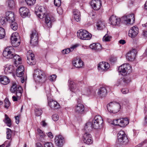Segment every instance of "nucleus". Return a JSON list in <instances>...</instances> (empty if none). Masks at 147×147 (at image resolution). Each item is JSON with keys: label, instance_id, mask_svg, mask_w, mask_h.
<instances>
[{"label": "nucleus", "instance_id": "obj_58", "mask_svg": "<svg viewBox=\"0 0 147 147\" xmlns=\"http://www.w3.org/2000/svg\"><path fill=\"white\" fill-rule=\"evenodd\" d=\"M36 147H43V145L40 142H37L36 144Z\"/></svg>", "mask_w": 147, "mask_h": 147}, {"label": "nucleus", "instance_id": "obj_61", "mask_svg": "<svg viewBox=\"0 0 147 147\" xmlns=\"http://www.w3.org/2000/svg\"><path fill=\"white\" fill-rule=\"evenodd\" d=\"M15 119L16 123L17 124H18L19 122V117L18 116H17L16 117H15Z\"/></svg>", "mask_w": 147, "mask_h": 147}, {"label": "nucleus", "instance_id": "obj_24", "mask_svg": "<svg viewBox=\"0 0 147 147\" xmlns=\"http://www.w3.org/2000/svg\"><path fill=\"white\" fill-rule=\"evenodd\" d=\"M10 82L9 78L6 76L1 75L0 76V83L3 85H7Z\"/></svg>", "mask_w": 147, "mask_h": 147}, {"label": "nucleus", "instance_id": "obj_26", "mask_svg": "<svg viewBox=\"0 0 147 147\" xmlns=\"http://www.w3.org/2000/svg\"><path fill=\"white\" fill-rule=\"evenodd\" d=\"M14 14L11 11H9L7 12L6 13L5 18L9 22H13V21H15V19L14 18Z\"/></svg>", "mask_w": 147, "mask_h": 147}, {"label": "nucleus", "instance_id": "obj_27", "mask_svg": "<svg viewBox=\"0 0 147 147\" xmlns=\"http://www.w3.org/2000/svg\"><path fill=\"white\" fill-rule=\"evenodd\" d=\"M73 63L76 68L81 67L83 65V63L82 60L80 59H76L73 61Z\"/></svg>", "mask_w": 147, "mask_h": 147}, {"label": "nucleus", "instance_id": "obj_60", "mask_svg": "<svg viewBox=\"0 0 147 147\" xmlns=\"http://www.w3.org/2000/svg\"><path fill=\"white\" fill-rule=\"evenodd\" d=\"M145 141H144L143 142H142L140 143L139 144H138L137 146H136V147H141L142 146V145L144 143H145Z\"/></svg>", "mask_w": 147, "mask_h": 147}, {"label": "nucleus", "instance_id": "obj_25", "mask_svg": "<svg viewBox=\"0 0 147 147\" xmlns=\"http://www.w3.org/2000/svg\"><path fill=\"white\" fill-rule=\"evenodd\" d=\"M107 93V90L104 87H101L98 90V95L100 97H105Z\"/></svg>", "mask_w": 147, "mask_h": 147}, {"label": "nucleus", "instance_id": "obj_9", "mask_svg": "<svg viewBox=\"0 0 147 147\" xmlns=\"http://www.w3.org/2000/svg\"><path fill=\"white\" fill-rule=\"evenodd\" d=\"M118 141L121 144H125L128 142L126 134L123 131H120L118 134Z\"/></svg>", "mask_w": 147, "mask_h": 147}, {"label": "nucleus", "instance_id": "obj_40", "mask_svg": "<svg viewBox=\"0 0 147 147\" xmlns=\"http://www.w3.org/2000/svg\"><path fill=\"white\" fill-rule=\"evenodd\" d=\"M78 45H75L72 46L70 48H67V49H65V51H66L65 53H66V54H67L69 53L70 52L72 51L74 49L76 48L77 47H78Z\"/></svg>", "mask_w": 147, "mask_h": 147}, {"label": "nucleus", "instance_id": "obj_39", "mask_svg": "<svg viewBox=\"0 0 147 147\" xmlns=\"http://www.w3.org/2000/svg\"><path fill=\"white\" fill-rule=\"evenodd\" d=\"M5 35L4 29L2 27H0V39L4 38Z\"/></svg>", "mask_w": 147, "mask_h": 147}, {"label": "nucleus", "instance_id": "obj_28", "mask_svg": "<svg viewBox=\"0 0 147 147\" xmlns=\"http://www.w3.org/2000/svg\"><path fill=\"white\" fill-rule=\"evenodd\" d=\"M73 13L74 18L76 20L77 22L80 21L81 18L80 11L78 9H74L73 10Z\"/></svg>", "mask_w": 147, "mask_h": 147}, {"label": "nucleus", "instance_id": "obj_46", "mask_svg": "<svg viewBox=\"0 0 147 147\" xmlns=\"http://www.w3.org/2000/svg\"><path fill=\"white\" fill-rule=\"evenodd\" d=\"M111 38V36L106 35L103 37V39L106 42H108L110 41Z\"/></svg>", "mask_w": 147, "mask_h": 147}, {"label": "nucleus", "instance_id": "obj_63", "mask_svg": "<svg viewBox=\"0 0 147 147\" xmlns=\"http://www.w3.org/2000/svg\"><path fill=\"white\" fill-rule=\"evenodd\" d=\"M17 60V62H18V63H21V59L20 57L19 56V57L18 58V60Z\"/></svg>", "mask_w": 147, "mask_h": 147}, {"label": "nucleus", "instance_id": "obj_31", "mask_svg": "<svg viewBox=\"0 0 147 147\" xmlns=\"http://www.w3.org/2000/svg\"><path fill=\"white\" fill-rule=\"evenodd\" d=\"M90 47L92 49L96 51H99L101 49V45L99 43L91 44Z\"/></svg>", "mask_w": 147, "mask_h": 147}, {"label": "nucleus", "instance_id": "obj_64", "mask_svg": "<svg viewBox=\"0 0 147 147\" xmlns=\"http://www.w3.org/2000/svg\"><path fill=\"white\" fill-rule=\"evenodd\" d=\"M143 35L145 36H147V31L143 32Z\"/></svg>", "mask_w": 147, "mask_h": 147}, {"label": "nucleus", "instance_id": "obj_6", "mask_svg": "<svg viewBox=\"0 0 147 147\" xmlns=\"http://www.w3.org/2000/svg\"><path fill=\"white\" fill-rule=\"evenodd\" d=\"M103 120L102 117L99 115H96L93 121L92 124V127L97 129L102 126Z\"/></svg>", "mask_w": 147, "mask_h": 147}, {"label": "nucleus", "instance_id": "obj_38", "mask_svg": "<svg viewBox=\"0 0 147 147\" xmlns=\"http://www.w3.org/2000/svg\"><path fill=\"white\" fill-rule=\"evenodd\" d=\"M14 21H13L10 22L11 23L10 26L13 30H16L18 28V25L17 23L15 22Z\"/></svg>", "mask_w": 147, "mask_h": 147}, {"label": "nucleus", "instance_id": "obj_29", "mask_svg": "<svg viewBox=\"0 0 147 147\" xmlns=\"http://www.w3.org/2000/svg\"><path fill=\"white\" fill-rule=\"evenodd\" d=\"M120 122L119 126L121 127H124L126 126L129 123V119L126 118H121L118 121Z\"/></svg>", "mask_w": 147, "mask_h": 147}, {"label": "nucleus", "instance_id": "obj_53", "mask_svg": "<svg viewBox=\"0 0 147 147\" xmlns=\"http://www.w3.org/2000/svg\"><path fill=\"white\" fill-rule=\"evenodd\" d=\"M46 93L47 97L48 99V98H50L51 95L50 93V89L49 88H48L47 90H46Z\"/></svg>", "mask_w": 147, "mask_h": 147}, {"label": "nucleus", "instance_id": "obj_45", "mask_svg": "<svg viewBox=\"0 0 147 147\" xmlns=\"http://www.w3.org/2000/svg\"><path fill=\"white\" fill-rule=\"evenodd\" d=\"M4 102L5 104V107L7 108L10 105V102L8 98H6L4 100Z\"/></svg>", "mask_w": 147, "mask_h": 147}, {"label": "nucleus", "instance_id": "obj_48", "mask_svg": "<svg viewBox=\"0 0 147 147\" xmlns=\"http://www.w3.org/2000/svg\"><path fill=\"white\" fill-rule=\"evenodd\" d=\"M54 4L56 6L59 7L60 6L61 3V0H54Z\"/></svg>", "mask_w": 147, "mask_h": 147}, {"label": "nucleus", "instance_id": "obj_21", "mask_svg": "<svg viewBox=\"0 0 147 147\" xmlns=\"http://www.w3.org/2000/svg\"><path fill=\"white\" fill-rule=\"evenodd\" d=\"M48 103L49 106L51 109H56L60 108V106L58 103L52 99L48 100Z\"/></svg>", "mask_w": 147, "mask_h": 147}, {"label": "nucleus", "instance_id": "obj_56", "mask_svg": "<svg viewBox=\"0 0 147 147\" xmlns=\"http://www.w3.org/2000/svg\"><path fill=\"white\" fill-rule=\"evenodd\" d=\"M47 135L48 136L51 138H52L53 137V136L51 132H49L48 133H47Z\"/></svg>", "mask_w": 147, "mask_h": 147}, {"label": "nucleus", "instance_id": "obj_22", "mask_svg": "<svg viewBox=\"0 0 147 147\" xmlns=\"http://www.w3.org/2000/svg\"><path fill=\"white\" fill-rule=\"evenodd\" d=\"M136 54L135 50L130 51L127 53L126 56L127 59L131 61H134L135 59Z\"/></svg>", "mask_w": 147, "mask_h": 147}, {"label": "nucleus", "instance_id": "obj_5", "mask_svg": "<svg viewBox=\"0 0 147 147\" xmlns=\"http://www.w3.org/2000/svg\"><path fill=\"white\" fill-rule=\"evenodd\" d=\"M12 93L16 92V96L20 99L22 96V89L21 86L17 85L16 83H13L10 89Z\"/></svg>", "mask_w": 147, "mask_h": 147}, {"label": "nucleus", "instance_id": "obj_50", "mask_svg": "<svg viewBox=\"0 0 147 147\" xmlns=\"http://www.w3.org/2000/svg\"><path fill=\"white\" fill-rule=\"evenodd\" d=\"M119 120H120V119H117L116 120H114L113 121V123H111V124H113V125H119V123L120 122H118V121Z\"/></svg>", "mask_w": 147, "mask_h": 147}, {"label": "nucleus", "instance_id": "obj_36", "mask_svg": "<svg viewBox=\"0 0 147 147\" xmlns=\"http://www.w3.org/2000/svg\"><path fill=\"white\" fill-rule=\"evenodd\" d=\"M7 21V19L5 17H0V26H4Z\"/></svg>", "mask_w": 147, "mask_h": 147}, {"label": "nucleus", "instance_id": "obj_20", "mask_svg": "<svg viewBox=\"0 0 147 147\" xmlns=\"http://www.w3.org/2000/svg\"><path fill=\"white\" fill-rule=\"evenodd\" d=\"M138 28L136 26H134L130 29L129 31V36L131 38L135 37L138 33Z\"/></svg>", "mask_w": 147, "mask_h": 147}, {"label": "nucleus", "instance_id": "obj_4", "mask_svg": "<svg viewBox=\"0 0 147 147\" xmlns=\"http://www.w3.org/2000/svg\"><path fill=\"white\" fill-rule=\"evenodd\" d=\"M77 36L81 39L90 40L92 37V34L85 30L81 29L77 32Z\"/></svg>", "mask_w": 147, "mask_h": 147}, {"label": "nucleus", "instance_id": "obj_23", "mask_svg": "<svg viewBox=\"0 0 147 147\" xmlns=\"http://www.w3.org/2000/svg\"><path fill=\"white\" fill-rule=\"evenodd\" d=\"M110 65L108 63L106 62H102L100 63L98 65V68L99 70H103L105 71L107 69L110 67Z\"/></svg>", "mask_w": 147, "mask_h": 147}, {"label": "nucleus", "instance_id": "obj_12", "mask_svg": "<svg viewBox=\"0 0 147 147\" xmlns=\"http://www.w3.org/2000/svg\"><path fill=\"white\" fill-rule=\"evenodd\" d=\"M30 43L32 45L36 46L38 44V38L36 31L34 30H32L30 34Z\"/></svg>", "mask_w": 147, "mask_h": 147}, {"label": "nucleus", "instance_id": "obj_1", "mask_svg": "<svg viewBox=\"0 0 147 147\" xmlns=\"http://www.w3.org/2000/svg\"><path fill=\"white\" fill-rule=\"evenodd\" d=\"M35 13L40 19L45 17V26L48 28L52 27V23L55 21L54 17L51 14H48L45 15V9L42 6H36V7Z\"/></svg>", "mask_w": 147, "mask_h": 147}, {"label": "nucleus", "instance_id": "obj_17", "mask_svg": "<svg viewBox=\"0 0 147 147\" xmlns=\"http://www.w3.org/2000/svg\"><path fill=\"white\" fill-rule=\"evenodd\" d=\"M64 142V139L61 135H59L56 136L55 138V142L58 147H62Z\"/></svg>", "mask_w": 147, "mask_h": 147}, {"label": "nucleus", "instance_id": "obj_33", "mask_svg": "<svg viewBox=\"0 0 147 147\" xmlns=\"http://www.w3.org/2000/svg\"><path fill=\"white\" fill-rule=\"evenodd\" d=\"M69 88L70 90L73 92V90L75 89L77 87V85L71 79H70L68 81Z\"/></svg>", "mask_w": 147, "mask_h": 147}, {"label": "nucleus", "instance_id": "obj_35", "mask_svg": "<svg viewBox=\"0 0 147 147\" xmlns=\"http://www.w3.org/2000/svg\"><path fill=\"white\" fill-rule=\"evenodd\" d=\"M11 43L13 45H14L15 46L17 47L18 46L20 45V42H18L17 44L16 45L18 40V38L16 36H14V35L13 36V35H12L11 37Z\"/></svg>", "mask_w": 147, "mask_h": 147}, {"label": "nucleus", "instance_id": "obj_54", "mask_svg": "<svg viewBox=\"0 0 147 147\" xmlns=\"http://www.w3.org/2000/svg\"><path fill=\"white\" fill-rule=\"evenodd\" d=\"M19 55H13V58L15 60V63L16 64V62H17V60L18 58L19 57Z\"/></svg>", "mask_w": 147, "mask_h": 147}, {"label": "nucleus", "instance_id": "obj_32", "mask_svg": "<svg viewBox=\"0 0 147 147\" xmlns=\"http://www.w3.org/2000/svg\"><path fill=\"white\" fill-rule=\"evenodd\" d=\"M97 28L98 30H101L105 27V22L102 20H100L97 23L96 25Z\"/></svg>", "mask_w": 147, "mask_h": 147}, {"label": "nucleus", "instance_id": "obj_44", "mask_svg": "<svg viewBox=\"0 0 147 147\" xmlns=\"http://www.w3.org/2000/svg\"><path fill=\"white\" fill-rule=\"evenodd\" d=\"M25 1L28 5L31 6L34 4L36 0H25Z\"/></svg>", "mask_w": 147, "mask_h": 147}, {"label": "nucleus", "instance_id": "obj_47", "mask_svg": "<svg viewBox=\"0 0 147 147\" xmlns=\"http://www.w3.org/2000/svg\"><path fill=\"white\" fill-rule=\"evenodd\" d=\"M44 145L45 147H53L52 143L51 142H45Z\"/></svg>", "mask_w": 147, "mask_h": 147}, {"label": "nucleus", "instance_id": "obj_30", "mask_svg": "<svg viewBox=\"0 0 147 147\" xmlns=\"http://www.w3.org/2000/svg\"><path fill=\"white\" fill-rule=\"evenodd\" d=\"M15 67L13 66L10 65L5 67L4 72L7 74L13 73L15 71Z\"/></svg>", "mask_w": 147, "mask_h": 147}, {"label": "nucleus", "instance_id": "obj_10", "mask_svg": "<svg viewBox=\"0 0 147 147\" xmlns=\"http://www.w3.org/2000/svg\"><path fill=\"white\" fill-rule=\"evenodd\" d=\"M24 67L22 65H20L16 69V74L17 76L22 77L21 82L22 83L24 82L25 79L26 80V76L22 77L24 73Z\"/></svg>", "mask_w": 147, "mask_h": 147}, {"label": "nucleus", "instance_id": "obj_43", "mask_svg": "<svg viewBox=\"0 0 147 147\" xmlns=\"http://www.w3.org/2000/svg\"><path fill=\"white\" fill-rule=\"evenodd\" d=\"M8 6L10 8H13L15 6V3L13 0H8Z\"/></svg>", "mask_w": 147, "mask_h": 147}, {"label": "nucleus", "instance_id": "obj_37", "mask_svg": "<svg viewBox=\"0 0 147 147\" xmlns=\"http://www.w3.org/2000/svg\"><path fill=\"white\" fill-rule=\"evenodd\" d=\"M5 119L4 122L7 124L8 126L10 127L11 125V121L10 119L6 114L5 115Z\"/></svg>", "mask_w": 147, "mask_h": 147}, {"label": "nucleus", "instance_id": "obj_42", "mask_svg": "<svg viewBox=\"0 0 147 147\" xmlns=\"http://www.w3.org/2000/svg\"><path fill=\"white\" fill-rule=\"evenodd\" d=\"M42 110L38 108H36L35 109V114L36 116H39L42 113Z\"/></svg>", "mask_w": 147, "mask_h": 147}, {"label": "nucleus", "instance_id": "obj_59", "mask_svg": "<svg viewBox=\"0 0 147 147\" xmlns=\"http://www.w3.org/2000/svg\"><path fill=\"white\" fill-rule=\"evenodd\" d=\"M119 42L120 44H121L122 45H124V44H125V43L126 42L125 40H121L119 41Z\"/></svg>", "mask_w": 147, "mask_h": 147}, {"label": "nucleus", "instance_id": "obj_3", "mask_svg": "<svg viewBox=\"0 0 147 147\" xmlns=\"http://www.w3.org/2000/svg\"><path fill=\"white\" fill-rule=\"evenodd\" d=\"M108 110L111 113H116L120 110L121 107L119 104L116 102H111L107 106Z\"/></svg>", "mask_w": 147, "mask_h": 147}, {"label": "nucleus", "instance_id": "obj_7", "mask_svg": "<svg viewBox=\"0 0 147 147\" xmlns=\"http://www.w3.org/2000/svg\"><path fill=\"white\" fill-rule=\"evenodd\" d=\"M118 71L122 75L129 74L131 72V67L129 64H124L119 66Z\"/></svg>", "mask_w": 147, "mask_h": 147}, {"label": "nucleus", "instance_id": "obj_52", "mask_svg": "<svg viewBox=\"0 0 147 147\" xmlns=\"http://www.w3.org/2000/svg\"><path fill=\"white\" fill-rule=\"evenodd\" d=\"M123 80L124 82L126 84H128V83H129L131 81L130 78H128L127 77H125L124 78Z\"/></svg>", "mask_w": 147, "mask_h": 147}, {"label": "nucleus", "instance_id": "obj_2", "mask_svg": "<svg viewBox=\"0 0 147 147\" xmlns=\"http://www.w3.org/2000/svg\"><path fill=\"white\" fill-rule=\"evenodd\" d=\"M33 78L36 82H43L46 80V76L42 71L37 69L34 71Z\"/></svg>", "mask_w": 147, "mask_h": 147}, {"label": "nucleus", "instance_id": "obj_18", "mask_svg": "<svg viewBox=\"0 0 147 147\" xmlns=\"http://www.w3.org/2000/svg\"><path fill=\"white\" fill-rule=\"evenodd\" d=\"M110 23L113 25H118L120 23L121 19L113 15L111 16L109 19Z\"/></svg>", "mask_w": 147, "mask_h": 147}, {"label": "nucleus", "instance_id": "obj_16", "mask_svg": "<svg viewBox=\"0 0 147 147\" xmlns=\"http://www.w3.org/2000/svg\"><path fill=\"white\" fill-rule=\"evenodd\" d=\"M91 135L89 133L85 132L83 135V141L87 144H90L92 143L93 141L92 140Z\"/></svg>", "mask_w": 147, "mask_h": 147}, {"label": "nucleus", "instance_id": "obj_19", "mask_svg": "<svg viewBox=\"0 0 147 147\" xmlns=\"http://www.w3.org/2000/svg\"><path fill=\"white\" fill-rule=\"evenodd\" d=\"M19 11L20 15L23 18H24L26 16L29 15V10L28 8L23 7L20 8Z\"/></svg>", "mask_w": 147, "mask_h": 147}, {"label": "nucleus", "instance_id": "obj_51", "mask_svg": "<svg viewBox=\"0 0 147 147\" xmlns=\"http://www.w3.org/2000/svg\"><path fill=\"white\" fill-rule=\"evenodd\" d=\"M56 78V76L55 75H52L49 77V79L50 81H53L55 80Z\"/></svg>", "mask_w": 147, "mask_h": 147}, {"label": "nucleus", "instance_id": "obj_8", "mask_svg": "<svg viewBox=\"0 0 147 147\" xmlns=\"http://www.w3.org/2000/svg\"><path fill=\"white\" fill-rule=\"evenodd\" d=\"M15 50L12 47H9L6 48L3 52V55L7 59H12L14 54Z\"/></svg>", "mask_w": 147, "mask_h": 147}, {"label": "nucleus", "instance_id": "obj_49", "mask_svg": "<svg viewBox=\"0 0 147 147\" xmlns=\"http://www.w3.org/2000/svg\"><path fill=\"white\" fill-rule=\"evenodd\" d=\"M52 119L55 121H57L59 119V116L57 114H54L52 116Z\"/></svg>", "mask_w": 147, "mask_h": 147}, {"label": "nucleus", "instance_id": "obj_15", "mask_svg": "<svg viewBox=\"0 0 147 147\" xmlns=\"http://www.w3.org/2000/svg\"><path fill=\"white\" fill-rule=\"evenodd\" d=\"M90 4L93 8L96 10L100 9L101 6V1L100 0H92L90 2Z\"/></svg>", "mask_w": 147, "mask_h": 147}, {"label": "nucleus", "instance_id": "obj_34", "mask_svg": "<svg viewBox=\"0 0 147 147\" xmlns=\"http://www.w3.org/2000/svg\"><path fill=\"white\" fill-rule=\"evenodd\" d=\"M92 128L91 122H88L86 123L84 128V133H88L91 131Z\"/></svg>", "mask_w": 147, "mask_h": 147}, {"label": "nucleus", "instance_id": "obj_41", "mask_svg": "<svg viewBox=\"0 0 147 147\" xmlns=\"http://www.w3.org/2000/svg\"><path fill=\"white\" fill-rule=\"evenodd\" d=\"M7 138L8 139H9L11 138L12 132L10 129L7 128Z\"/></svg>", "mask_w": 147, "mask_h": 147}, {"label": "nucleus", "instance_id": "obj_14", "mask_svg": "<svg viewBox=\"0 0 147 147\" xmlns=\"http://www.w3.org/2000/svg\"><path fill=\"white\" fill-rule=\"evenodd\" d=\"M75 111L76 115L80 116L84 113V105L81 103H78L75 107Z\"/></svg>", "mask_w": 147, "mask_h": 147}, {"label": "nucleus", "instance_id": "obj_57", "mask_svg": "<svg viewBox=\"0 0 147 147\" xmlns=\"http://www.w3.org/2000/svg\"><path fill=\"white\" fill-rule=\"evenodd\" d=\"M128 90L127 89H123L121 90V92L123 94H126L128 92Z\"/></svg>", "mask_w": 147, "mask_h": 147}, {"label": "nucleus", "instance_id": "obj_11", "mask_svg": "<svg viewBox=\"0 0 147 147\" xmlns=\"http://www.w3.org/2000/svg\"><path fill=\"white\" fill-rule=\"evenodd\" d=\"M134 20V14L123 16L121 19L122 22L125 24H132Z\"/></svg>", "mask_w": 147, "mask_h": 147}, {"label": "nucleus", "instance_id": "obj_62", "mask_svg": "<svg viewBox=\"0 0 147 147\" xmlns=\"http://www.w3.org/2000/svg\"><path fill=\"white\" fill-rule=\"evenodd\" d=\"M17 97H16V96H12V98L13 99V100L14 101H17L18 100V97L17 96Z\"/></svg>", "mask_w": 147, "mask_h": 147}, {"label": "nucleus", "instance_id": "obj_13", "mask_svg": "<svg viewBox=\"0 0 147 147\" xmlns=\"http://www.w3.org/2000/svg\"><path fill=\"white\" fill-rule=\"evenodd\" d=\"M27 62L31 65H34L36 64L34 60V55L32 53L31 51H28L27 54Z\"/></svg>", "mask_w": 147, "mask_h": 147}, {"label": "nucleus", "instance_id": "obj_55", "mask_svg": "<svg viewBox=\"0 0 147 147\" xmlns=\"http://www.w3.org/2000/svg\"><path fill=\"white\" fill-rule=\"evenodd\" d=\"M40 124L42 125L43 127H45L47 125V123L45 122V121H42L40 123Z\"/></svg>", "mask_w": 147, "mask_h": 147}]
</instances>
